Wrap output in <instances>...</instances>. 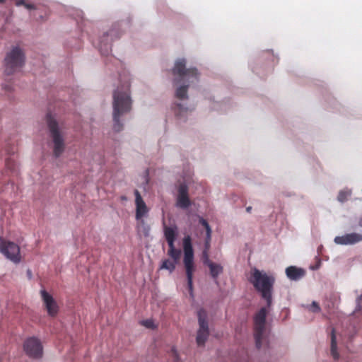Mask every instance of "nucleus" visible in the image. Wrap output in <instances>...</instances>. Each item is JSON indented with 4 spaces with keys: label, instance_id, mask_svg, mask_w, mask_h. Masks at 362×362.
I'll list each match as a JSON object with an SVG mask.
<instances>
[{
    "label": "nucleus",
    "instance_id": "nucleus-1",
    "mask_svg": "<svg viewBox=\"0 0 362 362\" xmlns=\"http://www.w3.org/2000/svg\"><path fill=\"white\" fill-rule=\"evenodd\" d=\"M173 74L176 76L174 79L175 83H187L178 87L175 92V96L180 99H187V89L190 83L198 81L199 74L196 68H186V60L178 59L175 63L172 70Z\"/></svg>",
    "mask_w": 362,
    "mask_h": 362
},
{
    "label": "nucleus",
    "instance_id": "nucleus-2",
    "mask_svg": "<svg viewBox=\"0 0 362 362\" xmlns=\"http://www.w3.org/2000/svg\"><path fill=\"white\" fill-rule=\"evenodd\" d=\"M129 88V82L125 81L113 93L114 129L117 132H119L122 128V124L119 121L120 117L123 114L129 112L132 109Z\"/></svg>",
    "mask_w": 362,
    "mask_h": 362
},
{
    "label": "nucleus",
    "instance_id": "nucleus-3",
    "mask_svg": "<svg viewBox=\"0 0 362 362\" xmlns=\"http://www.w3.org/2000/svg\"><path fill=\"white\" fill-rule=\"evenodd\" d=\"M249 281L255 288L261 294L262 298L266 300L269 306L272 304V289L274 278L268 275L265 272L252 268L250 271Z\"/></svg>",
    "mask_w": 362,
    "mask_h": 362
},
{
    "label": "nucleus",
    "instance_id": "nucleus-4",
    "mask_svg": "<svg viewBox=\"0 0 362 362\" xmlns=\"http://www.w3.org/2000/svg\"><path fill=\"white\" fill-rule=\"evenodd\" d=\"M271 307L267 303V306L261 308L253 317L254 337L257 348H260L267 340L266 317L271 310Z\"/></svg>",
    "mask_w": 362,
    "mask_h": 362
},
{
    "label": "nucleus",
    "instance_id": "nucleus-5",
    "mask_svg": "<svg viewBox=\"0 0 362 362\" xmlns=\"http://www.w3.org/2000/svg\"><path fill=\"white\" fill-rule=\"evenodd\" d=\"M183 247V263L187 277V283L189 291L192 293V278L193 273L195 271L194 262V250L192 244V238L189 235H186L182 240Z\"/></svg>",
    "mask_w": 362,
    "mask_h": 362
},
{
    "label": "nucleus",
    "instance_id": "nucleus-6",
    "mask_svg": "<svg viewBox=\"0 0 362 362\" xmlns=\"http://www.w3.org/2000/svg\"><path fill=\"white\" fill-rule=\"evenodd\" d=\"M47 124L49 131L50 137L53 142V154L56 158L59 157L65 149V143L62 133L61 132L59 124L51 113H48L46 117Z\"/></svg>",
    "mask_w": 362,
    "mask_h": 362
},
{
    "label": "nucleus",
    "instance_id": "nucleus-7",
    "mask_svg": "<svg viewBox=\"0 0 362 362\" xmlns=\"http://www.w3.org/2000/svg\"><path fill=\"white\" fill-rule=\"evenodd\" d=\"M25 63V54L18 47H13L6 56L4 60L5 73L11 75L18 71Z\"/></svg>",
    "mask_w": 362,
    "mask_h": 362
},
{
    "label": "nucleus",
    "instance_id": "nucleus-8",
    "mask_svg": "<svg viewBox=\"0 0 362 362\" xmlns=\"http://www.w3.org/2000/svg\"><path fill=\"white\" fill-rule=\"evenodd\" d=\"M0 253L14 264H19L22 260L21 248L13 242L0 236Z\"/></svg>",
    "mask_w": 362,
    "mask_h": 362
},
{
    "label": "nucleus",
    "instance_id": "nucleus-9",
    "mask_svg": "<svg viewBox=\"0 0 362 362\" xmlns=\"http://www.w3.org/2000/svg\"><path fill=\"white\" fill-rule=\"evenodd\" d=\"M197 317L199 329L197 330L196 341L199 346H203L209 335L206 312L203 309L199 310L197 313Z\"/></svg>",
    "mask_w": 362,
    "mask_h": 362
},
{
    "label": "nucleus",
    "instance_id": "nucleus-10",
    "mask_svg": "<svg viewBox=\"0 0 362 362\" xmlns=\"http://www.w3.org/2000/svg\"><path fill=\"white\" fill-rule=\"evenodd\" d=\"M164 235L169 245L168 255L172 260L177 263L181 254V251L176 249L174 244L178 236L177 228H165Z\"/></svg>",
    "mask_w": 362,
    "mask_h": 362
},
{
    "label": "nucleus",
    "instance_id": "nucleus-11",
    "mask_svg": "<svg viewBox=\"0 0 362 362\" xmlns=\"http://www.w3.org/2000/svg\"><path fill=\"white\" fill-rule=\"evenodd\" d=\"M23 350L31 358H39L42 356L43 346L40 340L35 337L27 338L23 343Z\"/></svg>",
    "mask_w": 362,
    "mask_h": 362
},
{
    "label": "nucleus",
    "instance_id": "nucleus-12",
    "mask_svg": "<svg viewBox=\"0 0 362 362\" xmlns=\"http://www.w3.org/2000/svg\"><path fill=\"white\" fill-rule=\"evenodd\" d=\"M40 296L43 305L48 315L55 317L59 313V307L54 297L45 289L40 290Z\"/></svg>",
    "mask_w": 362,
    "mask_h": 362
},
{
    "label": "nucleus",
    "instance_id": "nucleus-13",
    "mask_svg": "<svg viewBox=\"0 0 362 362\" xmlns=\"http://www.w3.org/2000/svg\"><path fill=\"white\" fill-rule=\"evenodd\" d=\"M177 206L185 209L191 205L188 195V187L186 184L182 183L178 187V195L177 197Z\"/></svg>",
    "mask_w": 362,
    "mask_h": 362
},
{
    "label": "nucleus",
    "instance_id": "nucleus-14",
    "mask_svg": "<svg viewBox=\"0 0 362 362\" xmlns=\"http://www.w3.org/2000/svg\"><path fill=\"white\" fill-rule=\"evenodd\" d=\"M362 240V233H349L340 236H337L334 238V243L337 245H347L355 244Z\"/></svg>",
    "mask_w": 362,
    "mask_h": 362
},
{
    "label": "nucleus",
    "instance_id": "nucleus-15",
    "mask_svg": "<svg viewBox=\"0 0 362 362\" xmlns=\"http://www.w3.org/2000/svg\"><path fill=\"white\" fill-rule=\"evenodd\" d=\"M135 194V204H136V217L137 219L141 218L147 212V206L144 202L139 192L136 189Z\"/></svg>",
    "mask_w": 362,
    "mask_h": 362
},
{
    "label": "nucleus",
    "instance_id": "nucleus-16",
    "mask_svg": "<svg viewBox=\"0 0 362 362\" xmlns=\"http://www.w3.org/2000/svg\"><path fill=\"white\" fill-rule=\"evenodd\" d=\"M286 274L291 280H298L305 275V271L303 269L296 267L291 266L286 269Z\"/></svg>",
    "mask_w": 362,
    "mask_h": 362
},
{
    "label": "nucleus",
    "instance_id": "nucleus-17",
    "mask_svg": "<svg viewBox=\"0 0 362 362\" xmlns=\"http://www.w3.org/2000/svg\"><path fill=\"white\" fill-rule=\"evenodd\" d=\"M113 35H115V31L112 30L103 35L99 45V49L103 54H107L111 50V45L107 42V38L109 36L112 37Z\"/></svg>",
    "mask_w": 362,
    "mask_h": 362
},
{
    "label": "nucleus",
    "instance_id": "nucleus-18",
    "mask_svg": "<svg viewBox=\"0 0 362 362\" xmlns=\"http://www.w3.org/2000/svg\"><path fill=\"white\" fill-rule=\"evenodd\" d=\"M177 264V263L176 262L172 259H166L163 260L160 269H166L168 270L170 272H173L175 270Z\"/></svg>",
    "mask_w": 362,
    "mask_h": 362
},
{
    "label": "nucleus",
    "instance_id": "nucleus-19",
    "mask_svg": "<svg viewBox=\"0 0 362 362\" xmlns=\"http://www.w3.org/2000/svg\"><path fill=\"white\" fill-rule=\"evenodd\" d=\"M331 354L335 359H337L339 358V353L337 352V339L334 333V329H332V331Z\"/></svg>",
    "mask_w": 362,
    "mask_h": 362
},
{
    "label": "nucleus",
    "instance_id": "nucleus-20",
    "mask_svg": "<svg viewBox=\"0 0 362 362\" xmlns=\"http://www.w3.org/2000/svg\"><path fill=\"white\" fill-rule=\"evenodd\" d=\"M208 266L210 268L211 274L214 278L217 277L223 271V268L220 264L211 262Z\"/></svg>",
    "mask_w": 362,
    "mask_h": 362
},
{
    "label": "nucleus",
    "instance_id": "nucleus-21",
    "mask_svg": "<svg viewBox=\"0 0 362 362\" xmlns=\"http://www.w3.org/2000/svg\"><path fill=\"white\" fill-rule=\"evenodd\" d=\"M351 195V191L350 189L341 190L337 196V200L341 203L348 200L349 197Z\"/></svg>",
    "mask_w": 362,
    "mask_h": 362
},
{
    "label": "nucleus",
    "instance_id": "nucleus-22",
    "mask_svg": "<svg viewBox=\"0 0 362 362\" xmlns=\"http://www.w3.org/2000/svg\"><path fill=\"white\" fill-rule=\"evenodd\" d=\"M14 2L17 6H24L28 9L35 8V6L31 4H27L25 0H11ZM6 2V0H0V4H4Z\"/></svg>",
    "mask_w": 362,
    "mask_h": 362
},
{
    "label": "nucleus",
    "instance_id": "nucleus-23",
    "mask_svg": "<svg viewBox=\"0 0 362 362\" xmlns=\"http://www.w3.org/2000/svg\"><path fill=\"white\" fill-rule=\"evenodd\" d=\"M141 325L144 326L146 328L154 329L157 327V326L155 325L154 322L151 319H148L146 320H142L141 322Z\"/></svg>",
    "mask_w": 362,
    "mask_h": 362
},
{
    "label": "nucleus",
    "instance_id": "nucleus-24",
    "mask_svg": "<svg viewBox=\"0 0 362 362\" xmlns=\"http://www.w3.org/2000/svg\"><path fill=\"white\" fill-rule=\"evenodd\" d=\"M211 228H206V240L205 243V249L204 250H209L210 247V239H211Z\"/></svg>",
    "mask_w": 362,
    "mask_h": 362
},
{
    "label": "nucleus",
    "instance_id": "nucleus-25",
    "mask_svg": "<svg viewBox=\"0 0 362 362\" xmlns=\"http://www.w3.org/2000/svg\"><path fill=\"white\" fill-rule=\"evenodd\" d=\"M6 166L11 170H13L15 168V163L11 158H8L6 160Z\"/></svg>",
    "mask_w": 362,
    "mask_h": 362
},
{
    "label": "nucleus",
    "instance_id": "nucleus-26",
    "mask_svg": "<svg viewBox=\"0 0 362 362\" xmlns=\"http://www.w3.org/2000/svg\"><path fill=\"white\" fill-rule=\"evenodd\" d=\"M203 262L205 264L207 265L211 262L209 258L208 250L203 251Z\"/></svg>",
    "mask_w": 362,
    "mask_h": 362
},
{
    "label": "nucleus",
    "instance_id": "nucleus-27",
    "mask_svg": "<svg viewBox=\"0 0 362 362\" xmlns=\"http://www.w3.org/2000/svg\"><path fill=\"white\" fill-rule=\"evenodd\" d=\"M310 310L314 313H319L320 311V308L317 303L315 301L310 305Z\"/></svg>",
    "mask_w": 362,
    "mask_h": 362
},
{
    "label": "nucleus",
    "instance_id": "nucleus-28",
    "mask_svg": "<svg viewBox=\"0 0 362 362\" xmlns=\"http://www.w3.org/2000/svg\"><path fill=\"white\" fill-rule=\"evenodd\" d=\"M198 218H199V222L202 225V226H209L208 224V222L205 219H204L203 218L199 217V216H198Z\"/></svg>",
    "mask_w": 362,
    "mask_h": 362
},
{
    "label": "nucleus",
    "instance_id": "nucleus-29",
    "mask_svg": "<svg viewBox=\"0 0 362 362\" xmlns=\"http://www.w3.org/2000/svg\"><path fill=\"white\" fill-rule=\"evenodd\" d=\"M171 351H172V354H173V356L175 358H177V351L175 349H172Z\"/></svg>",
    "mask_w": 362,
    "mask_h": 362
},
{
    "label": "nucleus",
    "instance_id": "nucleus-30",
    "mask_svg": "<svg viewBox=\"0 0 362 362\" xmlns=\"http://www.w3.org/2000/svg\"><path fill=\"white\" fill-rule=\"evenodd\" d=\"M246 211H247V212L250 213L251 211H252V207L251 206H247L246 208Z\"/></svg>",
    "mask_w": 362,
    "mask_h": 362
},
{
    "label": "nucleus",
    "instance_id": "nucleus-31",
    "mask_svg": "<svg viewBox=\"0 0 362 362\" xmlns=\"http://www.w3.org/2000/svg\"><path fill=\"white\" fill-rule=\"evenodd\" d=\"M177 107H178L179 110H181L182 108V105L180 104H177Z\"/></svg>",
    "mask_w": 362,
    "mask_h": 362
},
{
    "label": "nucleus",
    "instance_id": "nucleus-32",
    "mask_svg": "<svg viewBox=\"0 0 362 362\" xmlns=\"http://www.w3.org/2000/svg\"><path fill=\"white\" fill-rule=\"evenodd\" d=\"M4 88H5V90H11L10 87H9V86H6L4 87Z\"/></svg>",
    "mask_w": 362,
    "mask_h": 362
},
{
    "label": "nucleus",
    "instance_id": "nucleus-33",
    "mask_svg": "<svg viewBox=\"0 0 362 362\" xmlns=\"http://www.w3.org/2000/svg\"><path fill=\"white\" fill-rule=\"evenodd\" d=\"M359 226H362V217L359 220Z\"/></svg>",
    "mask_w": 362,
    "mask_h": 362
},
{
    "label": "nucleus",
    "instance_id": "nucleus-34",
    "mask_svg": "<svg viewBox=\"0 0 362 362\" xmlns=\"http://www.w3.org/2000/svg\"><path fill=\"white\" fill-rule=\"evenodd\" d=\"M362 300V295L358 298V300Z\"/></svg>",
    "mask_w": 362,
    "mask_h": 362
}]
</instances>
